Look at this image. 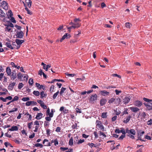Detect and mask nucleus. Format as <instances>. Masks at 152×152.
<instances>
[{
    "label": "nucleus",
    "instance_id": "1",
    "mask_svg": "<svg viewBox=\"0 0 152 152\" xmlns=\"http://www.w3.org/2000/svg\"><path fill=\"white\" fill-rule=\"evenodd\" d=\"M7 16L8 18L9 19L11 18L10 20L13 23H16V21L15 20V18L12 17L13 15L12 12L11 10H9L8 12V13H6Z\"/></svg>",
    "mask_w": 152,
    "mask_h": 152
},
{
    "label": "nucleus",
    "instance_id": "2",
    "mask_svg": "<svg viewBox=\"0 0 152 152\" xmlns=\"http://www.w3.org/2000/svg\"><path fill=\"white\" fill-rule=\"evenodd\" d=\"M15 31L16 32V34L15 36H16L15 37L16 38L22 39L23 38L24 35V33L23 31L21 30L18 31L16 29H15Z\"/></svg>",
    "mask_w": 152,
    "mask_h": 152
},
{
    "label": "nucleus",
    "instance_id": "3",
    "mask_svg": "<svg viewBox=\"0 0 152 152\" xmlns=\"http://www.w3.org/2000/svg\"><path fill=\"white\" fill-rule=\"evenodd\" d=\"M96 126L98 127V129L102 130V131H104V127L101 121L97 120L96 121Z\"/></svg>",
    "mask_w": 152,
    "mask_h": 152
},
{
    "label": "nucleus",
    "instance_id": "4",
    "mask_svg": "<svg viewBox=\"0 0 152 152\" xmlns=\"http://www.w3.org/2000/svg\"><path fill=\"white\" fill-rule=\"evenodd\" d=\"M81 26V23H77L75 24H73L71 26L68 27H67V29H68V31L70 32H71V30L72 29H75L76 28H78L80 27Z\"/></svg>",
    "mask_w": 152,
    "mask_h": 152
},
{
    "label": "nucleus",
    "instance_id": "5",
    "mask_svg": "<svg viewBox=\"0 0 152 152\" xmlns=\"http://www.w3.org/2000/svg\"><path fill=\"white\" fill-rule=\"evenodd\" d=\"M132 97V96H131L125 97L123 99V102L126 104H128L130 101Z\"/></svg>",
    "mask_w": 152,
    "mask_h": 152
},
{
    "label": "nucleus",
    "instance_id": "6",
    "mask_svg": "<svg viewBox=\"0 0 152 152\" xmlns=\"http://www.w3.org/2000/svg\"><path fill=\"white\" fill-rule=\"evenodd\" d=\"M148 102L147 103H144V104L148 110H152V102Z\"/></svg>",
    "mask_w": 152,
    "mask_h": 152
},
{
    "label": "nucleus",
    "instance_id": "7",
    "mask_svg": "<svg viewBox=\"0 0 152 152\" xmlns=\"http://www.w3.org/2000/svg\"><path fill=\"white\" fill-rule=\"evenodd\" d=\"M6 40L8 41V42H6L5 43L6 46L12 50L14 48L11 45V41L8 38L6 39Z\"/></svg>",
    "mask_w": 152,
    "mask_h": 152
},
{
    "label": "nucleus",
    "instance_id": "8",
    "mask_svg": "<svg viewBox=\"0 0 152 152\" xmlns=\"http://www.w3.org/2000/svg\"><path fill=\"white\" fill-rule=\"evenodd\" d=\"M16 73L15 70L12 71L11 75V80H14L16 77Z\"/></svg>",
    "mask_w": 152,
    "mask_h": 152
},
{
    "label": "nucleus",
    "instance_id": "9",
    "mask_svg": "<svg viewBox=\"0 0 152 152\" xmlns=\"http://www.w3.org/2000/svg\"><path fill=\"white\" fill-rule=\"evenodd\" d=\"M98 97L97 95L96 94H95L94 95H92L91 96L89 99V100L91 102H93L97 99Z\"/></svg>",
    "mask_w": 152,
    "mask_h": 152
},
{
    "label": "nucleus",
    "instance_id": "10",
    "mask_svg": "<svg viewBox=\"0 0 152 152\" xmlns=\"http://www.w3.org/2000/svg\"><path fill=\"white\" fill-rule=\"evenodd\" d=\"M100 93L101 95L103 96H109L110 95V92L105 90L100 91Z\"/></svg>",
    "mask_w": 152,
    "mask_h": 152
},
{
    "label": "nucleus",
    "instance_id": "11",
    "mask_svg": "<svg viewBox=\"0 0 152 152\" xmlns=\"http://www.w3.org/2000/svg\"><path fill=\"white\" fill-rule=\"evenodd\" d=\"M134 104L135 105L139 107H140L142 104V102L139 100L135 101Z\"/></svg>",
    "mask_w": 152,
    "mask_h": 152
},
{
    "label": "nucleus",
    "instance_id": "12",
    "mask_svg": "<svg viewBox=\"0 0 152 152\" xmlns=\"http://www.w3.org/2000/svg\"><path fill=\"white\" fill-rule=\"evenodd\" d=\"M2 7L5 10L8 9V6H7V4L5 1H3L1 3Z\"/></svg>",
    "mask_w": 152,
    "mask_h": 152
},
{
    "label": "nucleus",
    "instance_id": "13",
    "mask_svg": "<svg viewBox=\"0 0 152 152\" xmlns=\"http://www.w3.org/2000/svg\"><path fill=\"white\" fill-rule=\"evenodd\" d=\"M15 42L17 45H21L25 42V41L24 40H20L18 39H16L15 40Z\"/></svg>",
    "mask_w": 152,
    "mask_h": 152
},
{
    "label": "nucleus",
    "instance_id": "14",
    "mask_svg": "<svg viewBox=\"0 0 152 152\" xmlns=\"http://www.w3.org/2000/svg\"><path fill=\"white\" fill-rule=\"evenodd\" d=\"M15 83L13 82L9 84L8 89L9 90H12L14 88V86L15 85Z\"/></svg>",
    "mask_w": 152,
    "mask_h": 152
},
{
    "label": "nucleus",
    "instance_id": "15",
    "mask_svg": "<svg viewBox=\"0 0 152 152\" xmlns=\"http://www.w3.org/2000/svg\"><path fill=\"white\" fill-rule=\"evenodd\" d=\"M43 114L41 113H38L37 115L35 118L37 120H40L42 117Z\"/></svg>",
    "mask_w": 152,
    "mask_h": 152
},
{
    "label": "nucleus",
    "instance_id": "16",
    "mask_svg": "<svg viewBox=\"0 0 152 152\" xmlns=\"http://www.w3.org/2000/svg\"><path fill=\"white\" fill-rule=\"evenodd\" d=\"M107 100L106 99H102L100 101V105L101 106H103L106 103Z\"/></svg>",
    "mask_w": 152,
    "mask_h": 152
},
{
    "label": "nucleus",
    "instance_id": "17",
    "mask_svg": "<svg viewBox=\"0 0 152 152\" xmlns=\"http://www.w3.org/2000/svg\"><path fill=\"white\" fill-rule=\"evenodd\" d=\"M131 118V116L130 115L128 116H126V118L125 120H124L123 122L124 123L126 124L129 121Z\"/></svg>",
    "mask_w": 152,
    "mask_h": 152
},
{
    "label": "nucleus",
    "instance_id": "18",
    "mask_svg": "<svg viewBox=\"0 0 152 152\" xmlns=\"http://www.w3.org/2000/svg\"><path fill=\"white\" fill-rule=\"evenodd\" d=\"M6 71L8 76L11 75L12 73L11 70V69L8 66L7 67L6 69Z\"/></svg>",
    "mask_w": 152,
    "mask_h": 152
},
{
    "label": "nucleus",
    "instance_id": "19",
    "mask_svg": "<svg viewBox=\"0 0 152 152\" xmlns=\"http://www.w3.org/2000/svg\"><path fill=\"white\" fill-rule=\"evenodd\" d=\"M18 128L16 126H13L12 127L11 129H9L8 130L11 131H16L18 130Z\"/></svg>",
    "mask_w": 152,
    "mask_h": 152
},
{
    "label": "nucleus",
    "instance_id": "20",
    "mask_svg": "<svg viewBox=\"0 0 152 152\" xmlns=\"http://www.w3.org/2000/svg\"><path fill=\"white\" fill-rule=\"evenodd\" d=\"M23 3L24 4V6L25 7V9L27 11V13L30 15H32V12L30 11L28 8L27 7L26 5L25 4L24 2H23Z\"/></svg>",
    "mask_w": 152,
    "mask_h": 152
},
{
    "label": "nucleus",
    "instance_id": "21",
    "mask_svg": "<svg viewBox=\"0 0 152 152\" xmlns=\"http://www.w3.org/2000/svg\"><path fill=\"white\" fill-rule=\"evenodd\" d=\"M130 109L134 113H136L140 110L139 108L136 107H131Z\"/></svg>",
    "mask_w": 152,
    "mask_h": 152
},
{
    "label": "nucleus",
    "instance_id": "22",
    "mask_svg": "<svg viewBox=\"0 0 152 152\" xmlns=\"http://www.w3.org/2000/svg\"><path fill=\"white\" fill-rule=\"evenodd\" d=\"M25 2L27 4L28 7L30 8L31 5L32 1L31 0H25Z\"/></svg>",
    "mask_w": 152,
    "mask_h": 152
},
{
    "label": "nucleus",
    "instance_id": "23",
    "mask_svg": "<svg viewBox=\"0 0 152 152\" xmlns=\"http://www.w3.org/2000/svg\"><path fill=\"white\" fill-rule=\"evenodd\" d=\"M6 16L4 12L3 11L0 9V17H5Z\"/></svg>",
    "mask_w": 152,
    "mask_h": 152
},
{
    "label": "nucleus",
    "instance_id": "24",
    "mask_svg": "<svg viewBox=\"0 0 152 152\" xmlns=\"http://www.w3.org/2000/svg\"><path fill=\"white\" fill-rule=\"evenodd\" d=\"M40 98L42 99L44 97H45L47 95V94L44 93V91H42L40 92Z\"/></svg>",
    "mask_w": 152,
    "mask_h": 152
},
{
    "label": "nucleus",
    "instance_id": "25",
    "mask_svg": "<svg viewBox=\"0 0 152 152\" xmlns=\"http://www.w3.org/2000/svg\"><path fill=\"white\" fill-rule=\"evenodd\" d=\"M17 76L19 80L21 79L23 77L24 75L22 74L20 72H19L17 74Z\"/></svg>",
    "mask_w": 152,
    "mask_h": 152
},
{
    "label": "nucleus",
    "instance_id": "26",
    "mask_svg": "<svg viewBox=\"0 0 152 152\" xmlns=\"http://www.w3.org/2000/svg\"><path fill=\"white\" fill-rule=\"evenodd\" d=\"M13 141L15 142L16 143L18 144H20V142H21L22 141L21 140V139H15Z\"/></svg>",
    "mask_w": 152,
    "mask_h": 152
},
{
    "label": "nucleus",
    "instance_id": "27",
    "mask_svg": "<svg viewBox=\"0 0 152 152\" xmlns=\"http://www.w3.org/2000/svg\"><path fill=\"white\" fill-rule=\"evenodd\" d=\"M55 81H58V82H64V80L62 79H54L52 80V83H54Z\"/></svg>",
    "mask_w": 152,
    "mask_h": 152
},
{
    "label": "nucleus",
    "instance_id": "28",
    "mask_svg": "<svg viewBox=\"0 0 152 152\" xmlns=\"http://www.w3.org/2000/svg\"><path fill=\"white\" fill-rule=\"evenodd\" d=\"M4 26H6V27L5 28V31H8L9 32L11 30V28L7 24L4 25Z\"/></svg>",
    "mask_w": 152,
    "mask_h": 152
},
{
    "label": "nucleus",
    "instance_id": "29",
    "mask_svg": "<svg viewBox=\"0 0 152 152\" xmlns=\"http://www.w3.org/2000/svg\"><path fill=\"white\" fill-rule=\"evenodd\" d=\"M68 33H65V34L62 37V38L60 40V42H62L66 38V37H67Z\"/></svg>",
    "mask_w": 152,
    "mask_h": 152
},
{
    "label": "nucleus",
    "instance_id": "30",
    "mask_svg": "<svg viewBox=\"0 0 152 152\" xmlns=\"http://www.w3.org/2000/svg\"><path fill=\"white\" fill-rule=\"evenodd\" d=\"M73 144V138L72 137L69 140V144L70 145H72Z\"/></svg>",
    "mask_w": 152,
    "mask_h": 152
},
{
    "label": "nucleus",
    "instance_id": "31",
    "mask_svg": "<svg viewBox=\"0 0 152 152\" xmlns=\"http://www.w3.org/2000/svg\"><path fill=\"white\" fill-rule=\"evenodd\" d=\"M66 90V88L64 87H62L61 91L60 92V94L61 96L63 94L64 92V91Z\"/></svg>",
    "mask_w": 152,
    "mask_h": 152
},
{
    "label": "nucleus",
    "instance_id": "32",
    "mask_svg": "<svg viewBox=\"0 0 152 152\" xmlns=\"http://www.w3.org/2000/svg\"><path fill=\"white\" fill-rule=\"evenodd\" d=\"M49 116H47L45 118V119L47 121H50L51 120V118L53 116L49 115Z\"/></svg>",
    "mask_w": 152,
    "mask_h": 152
},
{
    "label": "nucleus",
    "instance_id": "33",
    "mask_svg": "<svg viewBox=\"0 0 152 152\" xmlns=\"http://www.w3.org/2000/svg\"><path fill=\"white\" fill-rule=\"evenodd\" d=\"M115 99L114 98H112L108 100V103L110 104H111L114 102Z\"/></svg>",
    "mask_w": 152,
    "mask_h": 152
},
{
    "label": "nucleus",
    "instance_id": "34",
    "mask_svg": "<svg viewBox=\"0 0 152 152\" xmlns=\"http://www.w3.org/2000/svg\"><path fill=\"white\" fill-rule=\"evenodd\" d=\"M33 94L37 96H38L39 95L40 93L38 91H34L33 92Z\"/></svg>",
    "mask_w": 152,
    "mask_h": 152
},
{
    "label": "nucleus",
    "instance_id": "35",
    "mask_svg": "<svg viewBox=\"0 0 152 152\" xmlns=\"http://www.w3.org/2000/svg\"><path fill=\"white\" fill-rule=\"evenodd\" d=\"M59 93V91H58L55 93L53 95V99H55L56 98V97L57 96V95H58V94Z\"/></svg>",
    "mask_w": 152,
    "mask_h": 152
},
{
    "label": "nucleus",
    "instance_id": "36",
    "mask_svg": "<svg viewBox=\"0 0 152 152\" xmlns=\"http://www.w3.org/2000/svg\"><path fill=\"white\" fill-rule=\"evenodd\" d=\"M130 132V134L133 135H135L136 134V132L135 130L133 129H131Z\"/></svg>",
    "mask_w": 152,
    "mask_h": 152
},
{
    "label": "nucleus",
    "instance_id": "37",
    "mask_svg": "<svg viewBox=\"0 0 152 152\" xmlns=\"http://www.w3.org/2000/svg\"><path fill=\"white\" fill-rule=\"evenodd\" d=\"M28 83L31 86L34 83L33 79L31 78L29 79Z\"/></svg>",
    "mask_w": 152,
    "mask_h": 152
},
{
    "label": "nucleus",
    "instance_id": "38",
    "mask_svg": "<svg viewBox=\"0 0 152 152\" xmlns=\"http://www.w3.org/2000/svg\"><path fill=\"white\" fill-rule=\"evenodd\" d=\"M34 147H40L41 148H42L43 147V145L40 143H37L36 144H35L34 145Z\"/></svg>",
    "mask_w": 152,
    "mask_h": 152
},
{
    "label": "nucleus",
    "instance_id": "39",
    "mask_svg": "<svg viewBox=\"0 0 152 152\" xmlns=\"http://www.w3.org/2000/svg\"><path fill=\"white\" fill-rule=\"evenodd\" d=\"M128 109L126 108L124 111L121 113V116H123L124 114H128V112H127Z\"/></svg>",
    "mask_w": 152,
    "mask_h": 152
},
{
    "label": "nucleus",
    "instance_id": "40",
    "mask_svg": "<svg viewBox=\"0 0 152 152\" xmlns=\"http://www.w3.org/2000/svg\"><path fill=\"white\" fill-rule=\"evenodd\" d=\"M19 99V97L17 96H15L14 98L12 99V100L11 101V102H14L15 101H18Z\"/></svg>",
    "mask_w": 152,
    "mask_h": 152
},
{
    "label": "nucleus",
    "instance_id": "41",
    "mask_svg": "<svg viewBox=\"0 0 152 152\" xmlns=\"http://www.w3.org/2000/svg\"><path fill=\"white\" fill-rule=\"evenodd\" d=\"M120 132L122 133L124 135H125L126 133L124 129L123 128H121Z\"/></svg>",
    "mask_w": 152,
    "mask_h": 152
},
{
    "label": "nucleus",
    "instance_id": "42",
    "mask_svg": "<svg viewBox=\"0 0 152 152\" xmlns=\"http://www.w3.org/2000/svg\"><path fill=\"white\" fill-rule=\"evenodd\" d=\"M127 136L129 137L130 138L132 139H134L135 137L134 136V135L133 134H127Z\"/></svg>",
    "mask_w": 152,
    "mask_h": 152
},
{
    "label": "nucleus",
    "instance_id": "43",
    "mask_svg": "<svg viewBox=\"0 0 152 152\" xmlns=\"http://www.w3.org/2000/svg\"><path fill=\"white\" fill-rule=\"evenodd\" d=\"M30 98L28 97H24L22 98V100L23 101H27L29 100Z\"/></svg>",
    "mask_w": 152,
    "mask_h": 152
},
{
    "label": "nucleus",
    "instance_id": "44",
    "mask_svg": "<svg viewBox=\"0 0 152 152\" xmlns=\"http://www.w3.org/2000/svg\"><path fill=\"white\" fill-rule=\"evenodd\" d=\"M40 106L44 109H46L47 106L43 102L42 104H40Z\"/></svg>",
    "mask_w": 152,
    "mask_h": 152
},
{
    "label": "nucleus",
    "instance_id": "45",
    "mask_svg": "<svg viewBox=\"0 0 152 152\" xmlns=\"http://www.w3.org/2000/svg\"><path fill=\"white\" fill-rule=\"evenodd\" d=\"M4 18H3V21L5 22H7L8 23H10V21L7 20V19H8L7 17H4Z\"/></svg>",
    "mask_w": 152,
    "mask_h": 152
},
{
    "label": "nucleus",
    "instance_id": "46",
    "mask_svg": "<svg viewBox=\"0 0 152 152\" xmlns=\"http://www.w3.org/2000/svg\"><path fill=\"white\" fill-rule=\"evenodd\" d=\"M116 87L115 86H107V87H105V88L107 89H110L111 88H116Z\"/></svg>",
    "mask_w": 152,
    "mask_h": 152
},
{
    "label": "nucleus",
    "instance_id": "47",
    "mask_svg": "<svg viewBox=\"0 0 152 152\" xmlns=\"http://www.w3.org/2000/svg\"><path fill=\"white\" fill-rule=\"evenodd\" d=\"M77 123H75L74 124H73L72 126V127L73 129H77Z\"/></svg>",
    "mask_w": 152,
    "mask_h": 152
},
{
    "label": "nucleus",
    "instance_id": "48",
    "mask_svg": "<svg viewBox=\"0 0 152 152\" xmlns=\"http://www.w3.org/2000/svg\"><path fill=\"white\" fill-rule=\"evenodd\" d=\"M143 100L146 102H152V99H150L145 97L143 98Z\"/></svg>",
    "mask_w": 152,
    "mask_h": 152
},
{
    "label": "nucleus",
    "instance_id": "49",
    "mask_svg": "<svg viewBox=\"0 0 152 152\" xmlns=\"http://www.w3.org/2000/svg\"><path fill=\"white\" fill-rule=\"evenodd\" d=\"M107 113L106 112L105 113H102V117L103 118H105L107 117Z\"/></svg>",
    "mask_w": 152,
    "mask_h": 152
},
{
    "label": "nucleus",
    "instance_id": "50",
    "mask_svg": "<svg viewBox=\"0 0 152 152\" xmlns=\"http://www.w3.org/2000/svg\"><path fill=\"white\" fill-rule=\"evenodd\" d=\"M125 137V135H121L118 138V139L120 140H122Z\"/></svg>",
    "mask_w": 152,
    "mask_h": 152
},
{
    "label": "nucleus",
    "instance_id": "51",
    "mask_svg": "<svg viewBox=\"0 0 152 152\" xmlns=\"http://www.w3.org/2000/svg\"><path fill=\"white\" fill-rule=\"evenodd\" d=\"M33 124V122L28 123V126L29 129H30L31 128V125Z\"/></svg>",
    "mask_w": 152,
    "mask_h": 152
},
{
    "label": "nucleus",
    "instance_id": "52",
    "mask_svg": "<svg viewBox=\"0 0 152 152\" xmlns=\"http://www.w3.org/2000/svg\"><path fill=\"white\" fill-rule=\"evenodd\" d=\"M60 149L62 151H64L68 149V148L67 147H61L60 148Z\"/></svg>",
    "mask_w": 152,
    "mask_h": 152
},
{
    "label": "nucleus",
    "instance_id": "53",
    "mask_svg": "<svg viewBox=\"0 0 152 152\" xmlns=\"http://www.w3.org/2000/svg\"><path fill=\"white\" fill-rule=\"evenodd\" d=\"M15 26L17 28V30L20 31L21 30V27L20 26H19L17 25H15Z\"/></svg>",
    "mask_w": 152,
    "mask_h": 152
},
{
    "label": "nucleus",
    "instance_id": "54",
    "mask_svg": "<svg viewBox=\"0 0 152 152\" xmlns=\"http://www.w3.org/2000/svg\"><path fill=\"white\" fill-rule=\"evenodd\" d=\"M23 85L22 83H19L18 86V88L19 89H20L23 86Z\"/></svg>",
    "mask_w": 152,
    "mask_h": 152
},
{
    "label": "nucleus",
    "instance_id": "55",
    "mask_svg": "<svg viewBox=\"0 0 152 152\" xmlns=\"http://www.w3.org/2000/svg\"><path fill=\"white\" fill-rule=\"evenodd\" d=\"M130 23L129 22H127L125 23V26L129 28H130Z\"/></svg>",
    "mask_w": 152,
    "mask_h": 152
},
{
    "label": "nucleus",
    "instance_id": "56",
    "mask_svg": "<svg viewBox=\"0 0 152 152\" xmlns=\"http://www.w3.org/2000/svg\"><path fill=\"white\" fill-rule=\"evenodd\" d=\"M75 110L76 111L77 113H81L82 112L81 109L78 108L77 107L76 108Z\"/></svg>",
    "mask_w": 152,
    "mask_h": 152
},
{
    "label": "nucleus",
    "instance_id": "57",
    "mask_svg": "<svg viewBox=\"0 0 152 152\" xmlns=\"http://www.w3.org/2000/svg\"><path fill=\"white\" fill-rule=\"evenodd\" d=\"M54 87V86L53 85H51L50 89V92H52L53 91Z\"/></svg>",
    "mask_w": 152,
    "mask_h": 152
},
{
    "label": "nucleus",
    "instance_id": "58",
    "mask_svg": "<svg viewBox=\"0 0 152 152\" xmlns=\"http://www.w3.org/2000/svg\"><path fill=\"white\" fill-rule=\"evenodd\" d=\"M84 141H85V140L84 139H83V140L80 139L78 141V142H77V144H80L82 143L83 142H84Z\"/></svg>",
    "mask_w": 152,
    "mask_h": 152
},
{
    "label": "nucleus",
    "instance_id": "59",
    "mask_svg": "<svg viewBox=\"0 0 152 152\" xmlns=\"http://www.w3.org/2000/svg\"><path fill=\"white\" fill-rule=\"evenodd\" d=\"M36 86L39 89H40L41 88V85L40 84L38 83H36L35 84Z\"/></svg>",
    "mask_w": 152,
    "mask_h": 152
},
{
    "label": "nucleus",
    "instance_id": "60",
    "mask_svg": "<svg viewBox=\"0 0 152 152\" xmlns=\"http://www.w3.org/2000/svg\"><path fill=\"white\" fill-rule=\"evenodd\" d=\"M10 65H11L12 67H13L15 68L17 67V65H15V63L13 62H11Z\"/></svg>",
    "mask_w": 152,
    "mask_h": 152
},
{
    "label": "nucleus",
    "instance_id": "61",
    "mask_svg": "<svg viewBox=\"0 0 152 152\" xmlns=\"http://www.w3.org/2000/svg\"><path fill=\"white\" fill-rule=\"evenodd\" d=\"M46 115L47 116H48V115H50V110L49 108H48L47 111L46 112Z\"/></svg>",
    "mask_w": 152,
    "mask_h": 152
},
{
    "label": "nucleus",
    "instance_id": "62",
    "mask_svg": "<svg viewBox=\"0 0 152 152\" xmlns=\"http://www.w3.org/2000/svg\"><path fill=\"white\" fill-rule=\"evenodd\" d=\"M49 125V124H48V122H47L46 121H44V126L45 128H46V127L48 126Z\"/></svg>",
    "mask_w": 152,
    "mask_h": 152
},
{
    "label": "nucleus",
    "instance_id": "63",
    "mask_svg": "<svg viewBox=\"0 0 152 152\" xmlns=\"http://www.w3.org/2000/svg\"><path fill=\"white\" fill-rule=\"evenodd\" d=\"M145 138L146 139H147L148 140H151V137L148 136V135H145Z\"/></svg>",
    "mask_w": 152,
    "mask_h": 152
},
{
    "label": "nucleus",
    "instance_id": "64",
    "mask_svg": "<svg viewBox=\"0 0 152 152\" xmlns=\"http://www.w3.org/2000/svg\"><path fill=\"white\" fill-rule=\"evenodd\" d=\"M54 145L55 146H56L58 144V142L56 138L54 140Z\"/></svg>",
    "mask_w": 152,
    "mask_h": 152
}]
</instances>
